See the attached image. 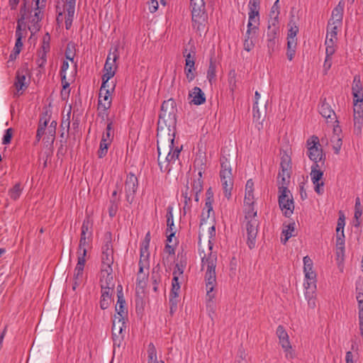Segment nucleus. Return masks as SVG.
Here are the masks:
<instances>
[{"label": "nucleus", "mask_w": 363, "mask_h": 363, "mask_svg": "<svg viewBox=\"0 0 363 363\" xmlns=\"http://www.w3.org/2000/svg\"><path fill=\"white\" fill-rule=\"evenodd\" d=\"M176 103L172 99L164 101L162 106L159 116L158 125L163 128V125L167 128L168 136L167 138L158 137L157 152L158 165L161 172H169L172 164L178 160L182 146H174V133L170 134L171 128H174L177 123Z\"/></svg>", "instance_id": "nucleus-1"}, {"label": "nucleus", "mask_w": 363, "mask_h": 363, "mask_svg": "<svg viewBox=\"0 0 363 363\" xmlns=\"http://www.w3.org/2000/svg\"><path fill=\"white\" fill-rule=\"evenodd\" d=\"M217 257L216 253L209 250L208 253L202 257L201 271L204 272V280L206 290V307L209 313H214L213 299L216 294L213 292L216 286ZM211 315V313H209Z\"/></svg>", "instance_id": "nucleus-2"}, {"label": "nucleus", "mask_w": 363, "mask_h": 363, "mask_svg": "<svg viewBox=\"0 0 363 363\" xmlns=\"http://www.w3.org/2000/svg\"><path fill=\"white\" fill-rule=\"evenodd\" d=\"M248 23L244 40V49L250 52L254 48V38L259 30L260 0H249Z\"/></svg>", "instance_id": "nucleus-3"}, {"label": "nucleus", "mask_w": 363, "mask_h": 363, "mask_svg": "<svg viewBox=\"0 0 363 363\" xmlns=\"http://www.w3.org/2000/svg\"><path fill=\"white\" fill-rule=\"evenodd\" d=\"M184 268L182 264H177L173 272L172 290L169 294L170 313H173L177 308L181 284L183 281Z\"/></svg>", "instance_id": "nucleus-4"}, {"label": "nucleus", "mask_w": 363, "mask_h": 363, "mask_svg": "<svg viewBox=\"0 0 363 363\" xmlns=\"http://www.w3.org/2000/svg\"><path fill=\"white\" fill-rule=\"evenodd\" d=\"M21 17L18 19L17 22V27L16 30V40H22L23 38H25L27 35L26 30V21H28L29 24L28 26V28L30 30L31 33L35 32L39 30V23H34L32 21V18L30 17V13L27 11V6L26 4L25 6L21 10Z\"/></svg>", "instance_id": "nucleus-5"}, {"label": "nucleus", "mask_w": 363, "mask_h": 363, "mask_svg": "<svg viewBox=\"0 0 363 363\" xmlns=\"http://www.w3.org/2000/svg\"><path fill=\"white\" fill-rule=\"evenodd\" d=\"M62 6L60 2H58L57 5V11L58 12L57 21L58 23H62L64 20L63 16L65 15V27L68 30L72 25L75 13L76 0H65V1H62Z\"/></svg>", "instance_id": "nucleus-6"}, {"label": "nucleus", "mask_w": 363, "mask_h": 363, "mask_svg": "<svg viewBox=\"0 0 363 363\" xmlns=\"http://www.w3.org/2000/svg\"><path fill=\"white\" fill-rule=\"evenodd\" d=\"M101 265L100 279L113 278L112 264H113V251L110 242H106L102 247Z\"/></svg>", "instance_id": "nucleus-7"}, {"label": "nucleus", "mask_w": 363, "mask_h": 363, "mask_svg": "<svg viewBox=\"0 0 363 363\" xmlns=\"http://www.w3.org/2000/svg\"><path fill=\"white\" fill-rule=\"evenodd\" d=\"M257 212H245V225L247 233V244L250 249L255 247L258 233Z\"/></svg>", "instance_id": "nucleus-8"}, {"label": "nucleus", "mask_w": 363, "mask_h": 363, "mask_svg": "<svg viewBox=\"0 0 363 363\" xmlns=\"http://www.w3.org/2000/svg\"><path fill=\"white\" fill-rule=\"evenodd\" d=\"M119 58L118 46L112 48L107 56L104 67V74L102 76V82L107 84L108 80L111 79L116 74L117 69L116 61Z\"/></svg>", "instance_id": "nucleus-9"}, {"label": "nucleus", "mask_w": 363, "mask_h": 363, "mask_svg": "<svg viewBox=\"0 0 363 363\" xmlns=\"http://www.w3.org/2000/svg\"><path fill=\"white\" fill-rule=\"evenodd\" d=\"M191 6L193 26L199 30H202L206 20L204 1L191 0Z\"/></svg>", "instance_id": "nucleus-10"}, {"label": "nucleus", "mask_w": 363, "mask_h": 363, "mask_svg": "<svg viewBox=\"0 0 363 363\" xmlns=\"http://www.w3.org/2000/svg\"><path fill=\"white\" fill-rule=\"evenodd\" d=\"M278 201L282 213L286 217H290L294 211L293 196L289 189H281L278 191Z\"/></svg>", "instance_id": "nucleus-11"}, {"label": "nucleus", "mask_w": 363, "mask_h": 363, "mask_svg": "<svg viewBox=\"0 0 363 363\" xmlns=\"http://www.w3.org/2000/svg\"><path fill=\"white\" fill-rule=\"evenodd\" d=\"M101 288V296L100 301V307L101 309H106L111 303V295L114 290L115 282L113 278L100 279Z\"/></svg>", "instance_id": "nucleus-12"}, {"label": "nucleus", "mask_w": 363, "mask_h": 363, "mask_svg": "<svg viewBox=\"0 0 363 363\" xmlns=\"http://www.w3.org/2000/svg\"><path fill=\"white\" fill-rule=\"evenodd\" d=\"M307 155L314 164L324 160V155L321 148L319 138L317 136H312L307 140Z\"/></svg>", "instance_id": "nucleus-13"}, {"label": "nucleus", "mask_w": 363, "mask_h": 363, "mask_svg": "<svg viewBox=\"0 0 363 363\" xmlns=\"http://www.w3.org/2000/svg\"><path fill=\"white\" fill-rule=\"evenodd\" d=\"M150 252H147L146 248L142 250V253L140 256L139 260V271L137 276L138 284L140 286H143L145 284L149 275L150 269Z\"/></svg>", "instance_id": "nucleus-14"}, {"label": "nucleus", "mask_w": 363, "mask_h": 363, "mask_svg": "<svg viewBox=\"0 0 363 363\" xmlns=\"http://www.w3.org/2000/svg\"><path fill=\"white\" fill-rule=\"evenodd\" d=\"M303 288L304 296L308 307L313 309L315 308L316 306L317 279H304Z\"/></svg>", "instance_id": "nucleus-15"}, {"label": "nucleus", "mask_w": 363, "mask_h": 363, "mask_svg": "<svg viewBox=\"0 0 363 363\" xmlns=\"http://www.w3.org/2000/svg\"><path fill=\"white\" fill-rule=\"evenodd\" d=\"M108 84L102 82L99 94L98 110L100 113L106 112L111 106V91L108 89Z\"/></svg>", "instance_id": "nucleus-16"}, {"label": "nucleus", "mask_w": 363, "mask_h": 363, "mask_svg": "<svg viewBox=\"0 0 363 363\" xmlns=\"http://www.w3.org/2000/svg\"><path fill=\"white\" fill-rule=\"evenodd\" d=\"M46 0H34V4L26 2L27 11L30 13V17L34 23H39L43 17V10L45 7Z\"/></svg>", "instance_id": "nucleus-17"}, {"label": "nucleus", "mask_w": 363, "mask_h": 363, "mask_svg": "<svg viewBox=\"0 0 363 363\" xmlns=\"http://www.w3.org/2000/svg\"><path fill=\"white\" fill-rule=\"evenodd\" d=\"M254 182L248 179L245 184L244 212H257L255 208Z\"/></svg>", "instance_id": "nucleus-18"}, {"label": "nucleus", "mask_w": 363, "mask_h": 363, "mask_svg": "<svg viewBox=\"0 0 363 363\" xmlns=\"http://www.w3.org/2000/svg\"><path fill=\"white\" fill-rule=\"evenodd\" d=\"M55 131L52 127H47V120H40V124L37 130L36 139L39 141L41 138L48 143H52L55 140Z\"/></svg>", "instance_id": "nucleus-19"}, {"label": "nucleus", "mask_w": 363, "mask_h": 363, "mask_svg": "<svg viewBox=\"0 0 363 363\" xmlns=\"http://www.w3.org/2000/svg\"><path fill=\"white\" fill-rule=\"evenodd\" d=\"M310 176L314 185L315 191L318 194L322 195L324 192V182L322 180L323 172L320 169L318 164H313L312 165Z\"/></svg>", "instance_id": "nucleus-20"}, {"label": "nucleus", "mask_w": 363, "mask_h": 363, "mask_svg": "<svg viewBox=\"0 0 363 363\" xmlns=\"http://www.w3.org/2000/svg\"><path fill=\"white\" fill-rule=\"evenodd\" d=\"M86 263V257H77V263L74 270L72 289L75 291L84 281V269Z\"/></svg>", "instance_id": "nucleus-21"}, {"label": "nucleus", "mask_w": 363, "mask_h": 363, "mask_svg": "<svg viewBox=\"0 0 363 363\" xmlns=\"http://www.w3.org/2000/svg\"><path fill=\"white\" fill-rule=\"evenodd\" d=\"M345 225V218L342 212H340V216L337 220L336 228V246L342 252L345 249V233L344 228Z\"/></svg>", "instance_id": "nucleus-22"}, {"label": "nucleus", "mask_w": 363, "mask_h": 363, "mask_svg": "<svg viewBox=\"0 0 363 363\" xmlns=\"http://www.w3.org/2000/svg\"><path fill=\"white\" fill-rule=\"evenodd\" d=\"M126 329L125 319L113 318L112 325V335L114 342L120 341L124 337V331Z\"/></svg>", "instance_id": "nucleus-23"}, {"label": "nucleus", "mask_w": 363, "mask_h": 363, "mask_svg": "<svg viewBox=\"0 0 363 363\" xmlns=\"http://www.w3.org/2000/svg\"><path fill=\"white\" fill-rule=\"evenodd\" d=\"M356 299L357 301L358 328L363 338V286L357 287Z\"/></svg>", "instance_id": "nucleus-24"}, {"label": "nucleus", "mask_w": 363, "mask_h": 363, "mask_svg": "<svg viewBox=\"0 0 363 363\" xmlns=\"http://www.w3.org/2000/svg\"><path fill=\"white\" fill-rule=\"evenodd\" d=\"M29 84V80L27 79V71L18 70L16 76V82L14 86L16 89V95L22 94L27 89Z\"/></svg>", "instance_id": "nucleus-25"}, {"label": "nucleus", "mask_w": 363, "mask_h": 363, "mask_svg": "<svg viewBox=\"0 0 363 363\" xmlns=\"http://www.w3.org/2000/svg\"><path fill=\"white\" fill-rule=\"evenodd\" d=\"M138 189V179L133 174H129L127 176L125 184V191L126 199L130 201L133 199V196Z\"/></svg>", "instance_id": "nucleus-26"}, {"label": "nucleus", "mask_w": 363, "mask_h": 363, "mask_svg": "<svg viewBox=\"0 0 363 363\" xmlns=\"http://www.w3.org/2000/svg\"><path fill=\"white\" fill-rule=\"evenodd\" d=\"M185 67L184 73L186 74L187 80L190 82L193 81L196 77V69H195V57L194 55L190 52L185 55Z\"/></svg>", "instance_id": "nucleus-27"}, {"label": "nucleus", "mask_w": 363, "mask_h": 363, "mask_svg": "<svg viewBox=\"0 0 363 363\" xmlns=\"http://www.w3.org/2000/svg\"><path fill=\"white\" fill-rule=\"evenodd\" d=\"M318 111L320 114L327 120L328 123H337L336 114L332 109L330 105L325 101V100L321 101L318 107Z\"/></svg>", "instance_id": "nucleus-28"}, {"label": "nucleus", "mask_w": 363, "mask_h": 363, "mask_svg": "<svg viewBox=\"0 0 363 363\" xmlns=\"http://www.w3.org/2000/svg\"><path fill=\"white\" fill-rule=\"evenodd\" d=\"M344 6V3L342 1H340L333 10L331 18L330 19L328 24L340 27L342 26Z\"/></svg>", "instance_id": "nucleus-29"}, {"label": "nucleus", "mask_w": 363, "mask_h": 363, "mask_svg": "<svg viewBox=\"0 0 363 363\" xmlns=\"http://www.w3.org/2000/svg\"><path fill=\"white\" fill-rule=\"evenodd\" d=\"M213 192L211 188H208L206 192V202L201 214L202 220L208 218L211 214L213 213Z\"/></svg>", "instance_id": "nucleus-30"}, {"label": "nucleus", "mask_w": 363, "mask_h": 363, "mask_svg": "<svg viewBox=\"0 0 363 363\" xmlns=\"http://www.w3.org/2000/svg\"><path fill=\"white\" fill-rule=\"evenodd\" d=\"M167 241L171 242L172 238L175 235L176 230L174 224L173 208L168 206L167 209Z\"/></svg>", "instance_id": "nucleus-31"}, {"label": "nucleus", "mask_w": 363, "mask_h": 363, "mask_svg": "<svg viewBox=\"0 0 363 363\" xmlns=\"http://www.w3.org/2000/svg\"><path fill=\"white\" fill-rule=\"evenodd\" d=\"M116 314L114 315L113 318L119 317V318L126 319L128 315V310L125 307V301L123 298L121 291H119L118 294V301L116 305Z\"/></svg>", "instance_id": "nucleus-32"}, {"label": "nucleus", "mask_w": 363, "mask_h": 363, "mask_svg": "<svg viewBox=\"0 0 363 363\" xmlns=\"http://www.w3.org/2000/svg\"><path fill=\"white\" fill-rule=\"evenodd\" d=\"M191 102L194 105H201L206 101V96L203 91L198 86L194 87L189 93Z\"/></svg>", "instance_id": "nucleus-33"}, {"label": "nucleus", "mask_w": 363, "mask_h": 363, "mask_svg": "<svg viewBox=\"0 0 363 363\" xmlns=\"http://www.w3.org/2000/svg\"><path fill=\"white\" fill-rule=\"evenodd\" d=\"M341 128L337 125L333 128V134L330 138V142L335 154H339L342 147V137L340 135Z\"/></svg>", "instance_id": "nucleus-34"}, {"label": "nucleus", "mask_w": 363, "mask_h": 363, "mask_svg": "<svg viewBox=\"0 0 363 363\" xmlns=\"http://www.w3.org/2000/svg\"><path fill=\"white\" fill-rule=\"evenodd\" d=\"M363 120V102L354 103V125H358V129L361 131V125Z\"/></svg>", "instance_id": "nucleus-35"}, {"label": "nucleus", "mask_w": 363, "mask_h": 363, "mask_svg": "<svg viewBox=\"0 0 363 363\" xmlns=\"http://www.w3.org/2000/svg\"><path fill=\"white\" fill-rule=\"evenodd\" d=\"M279 341L285 353V357L287 359H293L295 357V352L290 342L289 337Z\"/></svg>", "instance_id": "nucleus-36"}, {"label": "nucleus", "mask_w": 363, "mask_h": 363, "mask_svg": "<svg viewBox=\"0 0 363 363\" xmlns=\"http://www.w3.org/2000/svg\"><path fill=\"white\" fill-rule=\"evenodd\" d=\"M221 184L224 191V194L226 197L229 198L231 195V191L233 187V177L220 176Z\"/></svg>", "instance_id": "nucleus-37"}, {"label": "nucleus", "mask_w": 363, "mask_h": 363, "mask_svg": "<svg viewBox=\"0 0 363 363\" xmlns=\"http://www.w3.org/2000/svg\"><path fill=\"white\" fill-rule=\"evenodd\" d=\"M295 231V223H291L288 225H284L281 234L284 236L281 238V241L283 244H286V242L291 237L294 236Z\"/></svg>", "instance_id": "nucleus-38"}, {"label": "nucleus", "mask_w": 363, "mask_h": 363, "mask_svg": "<svg viewBox=\"0 0 363 363\" xmlns=\"http://www.w3.org/2000/svg\"><path fill=\"white\" fill-rule=\"evenodd\" d=\"M290 182V172H279L277 177L279 191L281 189H288Z\"/></svg>", "instance_id": "nucleus-39"}, {"label": "nucleus", "mask_w": 363, "mask_h": 363, "mask_svg": "<svg viewBox=\"0 0 363 363\" xmlns=\"http://www.w3.org/2000/svg\"><path fill=\"white\" fill-rule=\"evenodd\" d=\"M91 236L83 235L81 234L79 247L77 250V257H86V246L88 245V240Z\"/></svg>", "instance_id": "nucleus-40"}, {"label": "nucleus", "mask_w": 363, "mask_h": 363, "mask_svg": "<svg viewBox=\"0 0 363 363\" xmlns=\"http://www.w3.org/2000/svg\"><path fill=\"white\" fill-rule=\"evenodd\" d=\"M216 68H217V64L216 61L213 60V58H211L209 66L207 70V79L210 84H213L216 82Z\"/></svg>", "instance_id": "nucleus-41"}, {"label": "nucleus", "mask_w": 363, "mask_h": 363, "mask_svg": "<svg viewBox=\"0 0 363 363\" xmlns=\"http://www.w3.org/2000/svg\"><path fill=\"white\" fill-rule=\"evenodd\" d=\"M203 189V181L201 178L194 179L191 183V192L194 194L196 201H199V194Z\"/></svg>", "instance_id": "nucleus-42"}, {"label": "nucleus", "mask_w": 363, "mask_h": 363, "mask_svg": "<svg viewBox=\"0 0 363 363\" xmlns=\"http://www.w3.org/2000/svg\"><path fill=\"white\" fill-rule=\"evenodd\" d=\"M220 166V176L233 177L232 168L227 158L223 157L221 159Z\"/></svg>", "instance_id": "nucleus-43"}, {"label": "nucleus", "mask_w": 363, "mask_h": 363, "mask_svg": "<svg viewBox=\"0 0 363 363\" xmlns=\"http://www.w3.org/2000/svg\"><path fill=\"white\" fill-rule=\"evenodd\" d=\"M208 234H209V240H208V247L207 250L206 251L199 250V255L201 257V260H202V257H203L205 254L208 253L209 250H211V252H212L213 253H216L217 255L216 252L212 251L213 244L211 242V239L214 238L216 235V228L213 225L211 226V228H209ZM201 266H202V264H201Z\"/></svg>", "instance_id": "nucleus-44"}, {"label": "nucleus", "mask_w": 363, "mask_h": 363, "mask_svg": "<svg viewBox=\"0 0 363 363\" xmlns=\"http://www.w3.org/2000/svg\"><path fill=\"white\" fill-rule=\"evenodd\" d=\"M147 363H164L162 361H158L155 345L150 343L147 348Z\"/></svg>", "instance_id": "nucleus-45"}, {"label": "nucleus", "mask_w": 363, "mask_h": 363, "mask_svg": "<svg viewBox=\"0 0 363 363\" xmlns=\"http://www.w3.org/2000/svg\"><path fill=\"white\" fill-rule=\"evenodd\" d=\"M114 137V131L113 128V123L110 121L106 126V130L104 132L101 140L104 142L112 143Z\"/></svg>", "instance_id": "nucleus-46"}, {"label": "nucleus", "mask_w": 363, "mask_h": 363, "mask_svg": "<svg viewBox=\"0 0 363 363\" xmlns=\"http://www.w3.org/2000/svg\"><path fill=\"white\" fill-rule=\"evenodd\" d=\"M280 172H290L291 173V157L287 154H284L281 158Z\"/></svg>", "instance_id": "nucleus-47"}, {"label": "nucleus", "mask_w": 363, "mask_h": 363, "mask_svg": "<svg viewBox=\"0 0 363 363\" xmlns=\"http://www.w3.org/2000/svg\"><path fill=\"white\" fill-rule=\"evenodd\" d=\"M297 45V40L291 39L287 41V52L286 55L289 60L291 61L296 52V48Z\"/></svg>", "instance_id": "nucleus-48"}, {"label": "nucleus", "mask_w": 363, "mask_h": 363, "mask_svg": "<svg viewBox=\"0 0 363 363\" xmlns=\"http://www.w3.org/2000/svg\"><path fill=\"white\" fill-rule=\"evenodd\" d=\"M61 76V81H62V90L61 91V96L63 99H65L67 97H68L69 94V89H68L69 86V83L67 80L66 74H60Z\"/></svg>", "instance_id": "nucleus-49"}, {"label": "nucleus", "mask_w": 363, "mask_h": 363, "mask_svg": "<svg viewBox=\"0 0 363 363\" xmlns=\"http://www.w3.org/2000/svg\"><path fill=\"white\" fill-rule=\"evenodd\" d=\"M303 273H314L315 271L313 269V260L308 257L305 256L303 259Z\"/></svg>", "instance_id": "nucleus-50"}, {"label": "nucleus", "mask_w": 363, "mask_h": 363, "mask_svg": "<svg viewBox=\"0 0 363 363\" xmlns=\"http://www.w3.org/2000/svg\"><path fill=\"white\" fill-rule=\"evenodd\" d=\"M22 192V188L19 183L16 184L12 189L9 190V196L13 200L18 199Z\"/></svg>", "instance_id": "nucleus-51"}, {"label": "nucleus", "mask_w": 363, "mask_h": 363, "mask_svg": "<svg viewBox=\"0 0 363 363\" xmlns=\"http://www.w3.org/2000/svg\"><path fill=\"white\" fill-rule=\"evenodd\" d=\"M92 223L89 218L84 219L82 225V233L83 235H91Z\"/></svg>", "instance_id": "nucleus-52"}, {"label": "nucleus", "mask_w": 363, "mask_h": 363, "mask_svg": "<svg viewBox=\"0 0 363 363\" xmlns=\"http://www.w3.org/2000/svg\"><path fill=\"white\" fill-rule=\"evenodd\" d=\"M111 143L104 142L103 140H101L99 145V150L98 151V155L99 158L104 157L108 152V150Z\"/></svg>", "instance_id": "nucleus-53"}, {"label": "nucleus", "mask_w": 363, "mask_h": 363, "mask_svg": "<svg viewBox=\"0 0 363 363\" xmlns=\"http://www.w3.org/2000/svg\"><path fill=\"white\" fill-rule=\"evenodd\" d=\"M340 28V26L328 24V29H327L326 38L337 40V29Z\"/></svg>", "instance_id": "nucleus-54"}, {"label": "nucleus", "mask_w": 363, "mask_h": 363, "mask_svg": "<svg viewBox=\"0 0 363 363\" xmlns=\"http://www.w3.org/2000/svg\"><path fill=\"white\" fill-rule=\"evenodd\" d=\"M289 26L290 28H289V30L287 41L288 40H291V39L297 40L296 36V34H297V33L298 31V26H296L295 23H290L289 24Z\"/></svg>", "instance_id": "nucleus-55"}, {"label": "nucleus", "mask_w": 363, "mask_h": 363, "mask_svg": "<svg viewBox=\"0 0 363 363\" xmlns=\"http://www.w3.org/2000/svg\"><path fill=\"white\" fill-rule=\"evenodd\" d=\"M352 93H359L362 91V86L360 82V79L359 77L355 76L353 79L352 86Z\"/></svg>", "instance_id": "nucleus-56"}, {"label": "nucleus", "mask_w": 363, "mask_h": 363, "mask_svg": "<svg viewBox=\"0 0 363 363\" xmlns=\"http://www.w3.org/2000/svg\"><path fill=\"white\" fill-rule=\"evenodd\" d=\"M228 76L230 89L234 91L236 88V73L235 70L230 71Z\"/></svg>", "instance_id": "nucleus-57"}, {"label": "nucleus", "mask_w": 363, "mask_h": 363, "mask_svg": "<svg viewBox=\"0 0 363 363\" xmlns=\"http://www.w3.org/2000/svg\"><path fill=\"white\" fill-rule=\"evenodd\" d=\"M362 214V208L360 203L359 198H357L355 200V206H354V218L358 220Z\"/></svg>", "instance_id": "nucleus-58"}, {"label": "nucleus", "mask_w": 363, "mask_h": 363, "mask_svg": "<svg viewBox=\"0 0 363 363\" xmlns=\"http://www.w3.org/2000/svg\"><path fill=\"white\" fill-rule=\"evenodd\" d=\"M118 208V204L115 201H110V206L108 207V214L110 217L113 218L116 215Z\"/></svg>", "instance_id": "nucleus-59"}, {"label": "nucleus", "mask_w": 363, "mask_h": 363, "mask_svg": "<svg viewBox=\"0 0 363 363\" xmlns=\"http://www.w3.org/2000/svg\"><path fill=\"white\" fill-rule=\"evenodd\" d=\"M276 334L279 340L289 337V335L282 325H279L277 328Z\"/></svg>", "instance_id": "nucleus-60"}, {"label": "nucleus", "mask_w": 363, "mask_h": 363, "mask_svg": "<svg viewBox=\"0 0 363 363\" xmlns=\"http://www.w3.org/2000/svg\"><path fill=\"white\" fill-rule=\"evenodd\" d=\"M279 0H277L274 5L272 6L270 11L271 17H274L275 19L278 18L279 14Z\"/></svg>", "instance_id": "nucleus-61"}, {"label": "nucleus", "mask_w": 363, "mask_h": 363, "mask_svg": "<svg viewBox=\"0 0 363 363\" xmlns=\"http://www.w3.org/2000/svg\"><path fill=\"white\" fill-rule=\"evenodd\" d=\"M12 135H13L12 129L11 128L6 129L5 130V133H4L3 139H2V143L4 145L10 143Z\"/></svg>", "instance_id": "nucleus-62"}, {"label": "nucleus", "mask_w": 363, "mask_h": 363, "mask_svg": "<svg viewBox=\"0 0 363 363\" xmlns=\"http://www.w3.org/2000/svg\"><path fill=\"white\" fill-rule=\"evenodd\" d=\"M193 195L194 194H192L191 190L189 191V187L186 186L185 190L182 191V196L184 199L185 204H187L191 201Z\"/></svg>", "instance_id": "nucleus-63"}, {"label": "nucleus", "mask_w": 363, "mask_h": 363, "mask_svg": "<svg viewBox=\"0 0 363 363\" xmlns=\"http://www.w3.org/2000/svg\"><path fill=\"white\" fill-rule=\"evenodd\" d=\"M147 5L150 13H155L158 9V1L157 0H149Z\"/></svg>", "instance_id": "nucleus-64"}]
</instances>
